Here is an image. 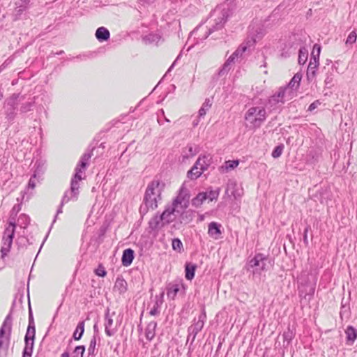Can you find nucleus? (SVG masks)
I'll use <instances>...</instances> for the list:
<instances>
[{"instance_id": "nucleus-58", "label": "nucleus", "mask_w": 357, "mask_h": 357, "mask_svg": "<svg viewBox=\"0 0 357 357\" xmlns=\"http://www.w3.org/2000/svg\"><path fill=\"white\" fill-rule=\"evenodd\" d=\"M17 6V14L20 15L23 11L25 10L26 6H24V5H20V4H16Z\"/></svg>"}, {"instance_id": "nucleus-13", "label": "nucleus", "mask_w": 357, "mask_h": 357, "mask_svg": "<svg viewBox=\"0 0 357 357\" xmlns=\"http://www.w3.org/2000/svg\"><path fill=\"white\" fill-rule=\"evenodd\" d=\"M13 307L10 309L9 313L6 317L3 324L0 328V337H11L12 326H13Z\"/></svg>"}, {"instance_id": "nucleus-31", "label": "nucleus", "mask_w": 357, "mask_h": 357, "mask_svg": "<svg viewBox=\"0 0 357 357\" xmlns=\"http://www.w3.org/2000/svg\"><path fill=\"white\" fill-rule=\"evenodd\" d=\"M36 169L34 170L33 177H40L45 171V162L43 160H37L34 165Z\"/></svg>"}, {"instance_id": "nucleus-2", "label": "nucleus", "mask_w": 357, "mask_h": 357, "mask_svg": "<svg viewBox=\"0 0 357 357\" xmlns=\"http://www.w3.org/2000/svg\"><path fill=\"white\" fill-rule=\"evenodd\" d=\"M165 183L159 180H153L149 183L146 189L142 204L139 207V213L143 217L148 211L158 208V202L162 199L161 194Z\"/></svg>"}, {"instance_id": "nucleus-33", "label": "nucleus", "mask_w": 357, "mask_h": 357, "mask_svg": "<svg viewBox=\"0 0 357 357\" xmlns=\"http://www.w3.org/2000/svg\"><path fill=\"white\" fill-rule=\"evenodd\" d=\"M198 151V148L196 146L189 144L183 150V158L188 159L195 155Z\"/></svg>"}, {"instance_id": "nucleus-26", "label": "nucleus", "mask_w": 357, "mask_h": 357, "mask_svg": "<svg viewBox=\"0 0 357 357\" xmlns=\"http://www.w3.org/2000/svg\"><path fill=\"white\" fill-rule=\"evenodd\" d=\"M182 210L183 211H180L179 213V221L181 223L188 224L192 220L194 216V211L192 210Z\"/></svg>"}, {"instance_id": "nucleus-60", "label": "nucleus", "mask_w": 357, "mask_h": 357, "mask_svg": "<svg viewBox=\"0 0 357 357\" xmlns=\"http://www.w3.org/2000/svg\"><path fill=\"white\" fill-rule=\"evenodd\" d=\"M314 294V287H310L308 291L306 293L305 298H306L307 296H310V297H312Z\"/></svg>"}, {"instance_id": "nucleus-6", "label": "nucleus", "mask_w": 357, "mask_h": 357, "mask_svg": "<svg viewBox=\"0 0 357 357\" xmlns=\"http://www.w3.org/2000/svg\"><path fill=\"white\" fill-rule=\"evenodd\" d=\"M321 52V46L315 44L311 53L310 61L307 69V79L309 82H313L317 75V71L319 66V55Z\"/></svg>"}, {"instance_id": "nucleus-47", "label": "nucleus", "mask_w": 357, "mask_h": 357, "mask_svg": "<svg viewBox=\"0 0 357 357\" xmlns=\"http://www.w3.org/2000/svg\"><path fill=\"white\" fill-rule=\"evenodd\" d=\"M239 164V161L238 160H228L225 162V167H222V168L225 167L227 171L236 168Z\"/></svg>"}, {"instance_id": "nucleus-7", "label": "nucleus", "mask_w": 357, "mask_h": 357, "mask_svg": "<svg viewBox=\"0 0 357 357\" xmlns=\"http://www.w3.org/2000/svg\"><path fill=\"white\" fill-rule=\"evenodd\" d=\"M20 93H13L4 102V112L6 118L8 121H12L15 119L17 114V100L20 98Z\"/></svg>"}, {"instance_id": "nucleus-18", "label": "nucleus", "mask_w": 357, "mask_h": 357, "mask_svg": "<svg viewBox=\"0 0 357 357\" xmlns=\"http://www.w3.org/2000/svg\"><path fill=\"white\" fill-rule=\"evenodd\" d=\"M321 155V149L319 148H311L307 151L306 162L307 164L314 165L318 162Z\"/></svg>"}, {"instance_id": "nucleus-59", "label": "nucleus", "mask_w": 357, "mask_h": 357, "mask_svg": "<svg viewBox=\"0 0 357 357\" xmlns=\"http://www.w3.org/2000/svg\"><path fill=\"white\" fill-rule=\"evenodd\" d=\"M34 324V320H33V317L32 311H31V307H29V324Z\"/></svg>"}, {"instance_id": "nucleus-12", "label": "nucleus", "mask_w": 357, "mask_h": 357, "mask_svg": "<svg viewBox=\"0 0 357 357\" xmlns=\"http://www.w3.org/2000/svg\"><path fill=\"white\" fill-rule=\"evenodd\" d=\"M92 151H93V149L89 152H86V153H84L83 155L81 157L79 162L75 168L76 172L74 175L73 178H75L77 181H80L82 179L80 173H82L86 169V167L88 165V161L90 160V158L92 156Z\"/></svg>"}, {"instance_id": "nucleus-38", "label": "nucleus", "mask_w": 357, "mask_h": 357, "mask_svg": "<svg viewBox=\"0 0 357 357\" xmlns=\"http://www.w3.org/2000/svg\"><path fill=\"white\" fill-rule=\"evenodd\" d=\"M36 97L33 98L32 101L26 102L21 105L20 111L22 114L26 113L33 110V107L35 105Z\"/></svg>"}, {"instance_id": "nucleus-24", "label": "nucleus", "mask_w": 357, "mask_h": 357, "mask_svg": "<svg viewBox=\"0 0 357 357\" xmlns=\"http://www.w3.org/2000/svg\"><path fill=\"white\" fill-rule=\"evenodd\" d=\"M95 36L99 42H104L109 39L110 33L107 28L100 26L96 29Z\"/></svg>"}, {"instance_id": "nucleus-1", "label": "nucleus", "mask_w": 357, "mask_h": 357, "mask_svg": "<svg viewBox=\"0 0 357 357\" xmlns=\"http://www.w3.org/2000/svg\"><path fill=\"white\" fill-rule=\"evenodd\" d=\"M235 6L231 3H225L216 6L211 13V17H214V24L206 33L204 38L211 35L214 40L223 37V28L228 19L233 15Z\"/></svg>"}, {"instance_id": "nucleus-63", "label": "nucleus", "mask_w": 357, "mask_h": 357, "mask_svg": "<svg viewBox=\"0 0 357 357\" xmlns=\"http://www.w3.org/2000/svg\"><path fill=\"white\" fill-rule=\"evenodd\" d=\"M32 352H33V350L31 349L28 348V347L24 346L22 354H27L32 355Z\"/></svg>"}, {"instance_id": "nucleus-25", "label": "nucleus", "mask_w": 357, "mask_h": 357, "mask_svg": "<svg viewBox=\"0 0 357 357\" xmlns=\"http://www.w3.org/2000/svg\"><path fill=\"white\" fill-rule=\"evenodd\" d=\"M10 342L9 337H0V357L8 356Z\"/></svg>"}, {"instance_id": "nucleus-43", "label": "nucleus", "mask_w": 357, "mask_h": 357, "mask_svg": "<svg viewBox=\"0 0 357 357\" xmlns=\"http://www.w3.org/2000/svg\"><path fill=\"white\" fill-rule=\"evenodd\" d=\"M172 249L174 251L178 252V253H181L184 250L183 243L178 238H175L172 239Z\"/></svg>"}, {"instance_id": "nucleus-28", "label": "nucleus", "mask_w": 357, "mask_h": 357, "mask_svg": "<svg viewBox=\"0 0 357 357\" xmlns=\"http://www.w3.org/2000/svg\"><path fill=\"white\" fill-rule=\"evenodd\" d=\"M196 268L197 265L192 263H186L185 266V276L188 280H192L194 278Z\"/></svg>"}, {"instance_id": "nucleus-39", "label": "nucleus", "mask_w": 357, "mask_h": 357, "mask_svg": "<svg viewBox=\"0 0 357 357\" xmlns=\"http://www.w3.org/2000/svg\"><path fill=\"white\" fill-rule=\"evenodd\" d=\"M96 342H97V340H96V335H93V336L92 337V338L90 340L89 346L88 347V356H89H89L94 357V356L96 355Z\"/></svg>"}, {"instance_id": "nucleus-49", "label": "nucleus", "mask_w": 357, "mask_h": 357, "mask_svg": "<svg viewBox=\"0 0 357 357\" xmlns=\"http://www.w3.org/2000/svg\"><path fill=\"white\" fill-rule=\"evenodd\" d=\"M357 38V34L356 31H352L348 36L346 40L347 45H352L356 43Z\"/></svg>"}, {"instance_id": "nucleus-61", "label": "nucleus", "mask_w": 357, "mask_h": 357, "mask_svg": "<svg viewBox=\"0 0 357 357\" xmlns=\"http://www.w3.org/2000/svg\"><path fill=\"white\" fill-rule=\"evenodd\" d=\"M10 63L8 59L6 60L1 66H0V73H1Z\"/></svg>"}, {"instance_id": "nucleus-3", "label": "nucleus", "mask_w": 357, "mask_h": 357, "mask_svg": "<svg viewBox=\"0 0 357 357\" xmlns=\"http://www.w3.org/2000/svg\"><path fill=\"white\" fill-rule=\"evenodd\" d=\"M266 119V112L262 107H252L245 114V119L254 128H259Z\"/></svg>"}, {"instance_id": "nucleus-50", "label": "nucleus", "mask_w": 357, "mask_h": 357, "mask_svg": "<svg viewBox=\"0 0 357 357\" xmlns=\"http://www.w3.org/2000/svg\"><path fill=\"white\" fill-rule=\"evenodd\" d=\"M18 221L23 225V227H26L30 222V218L26 214H21L18 218Z\"/></svg>"}, {"instance_id": "nucleus-41", "label": "nucleus", "mask_w": 357, "mask_h": 357, "mask_svg": "<svg viewBox=\"0 0 357 357\" xmlns=\"http://www.w3.org/2000/svg\"><path fill=\"white\" fill-rule=\"evenodd\" d=\"M282 337L284 340V344L286 342V345L288 346L291 343L292 339L294 337V333L293 332L292 330L290 329L289 327H288L287 330L283 333Z\"/></svg>"}, {"instance_id": "nucleus-42", "label": "nucleus", "mask_w": 357, "mask_h": 357, "mask_svg": "<svg viewBox=\"0 0 357 357\" xmlns=\"http://www.w3.org/2000/svg\"><path fill=\"white\" fill-rule=\"evenodd\" d=\"M220 189L218 188L216 190H213L210 188L208 191L205 192L206 194V199H208L210 201L216 200L218 198Z\"/></svg>"}, {"instance_id": "nucleus-20", "label": "nucleus", "mask_w": 357, "mask_h": 357, "mask_svg": "<svg viewBox=\"0 0 357 357\" xmlns=\"http://www.w3.org/2000/svg\"><path fill=\"white\" fill-rule=\"evenodd\" d=\"M165 225L164 224L161 217L158 213L155 215L149 222V227L151 231H158Z\"/></svg>"}, {"instance_id": "nucleus-53", "label": "nucleus", "mask_w": 357, "mask_h": 357, "mask_svg": "<svg viewBox=\"0 0 357 357\" xmlns=\"http://www.w3.org/2000/svg\"><path fill=\"white\" fill-rule=\"evenodd\" d=\"M311 229V227L310 225H307L305 227L304 231H303V243H305V246H307L309 244V241L307 239V233Z\"/></svg>"}, {"instance_id": "nucleus-21", "label": "nucleus", "mask_w": 357, "mask_h": 357, "mask_svg": "<svg viewBox=\"0 0 357 357\" xmlns=\"http://www.w3.org/2000/svg\"><path fill=\"white\" fill-rule=\"evenodd\" d=\"M135 257V252L131 248H128L123 250L122 257H121V264L124 266H129L133 261Z\"/></svg>"}, {"instance_id": "nucleus-35", "label": "nucleus", "mask_w": 357, "mask_h": 357, "mask_svg": "<svg viewBox=\"0 0 357 357\" xmlns=\"http://www.w3.org/2000/svg\"><path fill=\"white\" fill-rule=\"evenodd\" d=\"M301 77L302 76L299 73L295 74L286 86L290 87L291 89L296 91L300 86Z\"/></svg>"}, {"instance_id": "nucleus-37", "label": "nucleus", "mask_w": 357, "mask_h": 357, "mask_svg": "<svg viewBox=\"0 0 357 357\" xmlns=\"http://www.w3.org/2000/svg\"><path fill=\"white\" fill-rule=\"evenodd\" d=\"M114 287L118 289L120 293H124L127 290V282L121 278H118L116 280Z\"/></svg>"}, {"instance_id": "nucleus-8", "label": "nucleus", "mask_w": 357, "mask_h": 357, "mask_svg": "<svg viewBox=\"0 0 357 357\" xmlns=\"http://www.w3.org/2000/svg\"><path fill=\"white\" fill-rule=\"evenodd\" d=\"M185 289L186 286L183 283V280L182 279L176 280L167 284V295L169 298L174 300L178 293L180 292L182 294H185Z\"/></svg>"}, {"instance_id": "nucleus-29", "label": "nucleus", "mask_w": 357, "mask_h": 357, "mask_svg": "<svg viewBox=\"0 0 357 357\" xmlns=\"http://www.w3.org/2000/svg\"><path fill=\"white\" fill-rule=\"evenodd\" d=\"M237 57L236 56H234V54H232L228 59L227 60L225 61V63H224L222 68L221 69H220L219 72H218V75L220 76H222L226 73H227V72L230 70V65L233 63H234V61L235 59H236Z\"/></svg>"}, {"instance_id": "nucleus-22", "label": "nucleus", "mask_w": 357, "mask_h": 357, "mask_svg": "<svg viewBox=\"0 0 357 357\" xmlns=\"http://www.w3.org/2000/svg\"><path fill=\"white\" fill-rule=\"evenodd\" d=\"M345 334L347 344L352 345L357 338V329L351 326H349L345 330Z\"/></svg>"}, {"instance_id": "nucleus-56", "label": "nucleus", "mask_w": 357, "mask_h": 357, "mask_svg": "<svg viewBox=\"0 0 357 357\" xmlns=\"http://www.w3.org/2000/svg\"><path fill=\"white\" fill-rule=\"evenodd\" d=\"M321 104L319 100H315L312 103H311L308 107V111L312 112L319 105Z\"/></svg>"}, {"instance_id": "nucleus-27", "label": "nucleus", "mask_w": 357, "mask_h": 357, "mask_svg": "<svg viewBox=\"0 0 357 357\" xmlns=\"http://www.w3.org/2000/svg\"><path fill=\"white\" fill-rule=\"evenodd\" d=\"M220 227L221 225L215 222L209 223L208 229V235L215 238H218V236L221 234Z\"/></svg>"}, {"instance_id": "nucleus-34", "label": "nucleus", "mask_w": 357, "mask_h": 357, "mask_svg": "<svg viewBox=\"0 0 357 357\" xmlns=\"http://www.w3.org/2000/svg\"><path fill=\"white\" fill-rule=\"evenodd\" d=\"M84 332V321H79L73 333V337L75 340H79Z\"/></svg>"}, {"instance_id": "nucleus-46", "label": "nucleus", "mask_w": 357, "mask_h": 357, "mask_svg": "<svg viewBox=\"0 0 357 357\" xmlns=\"http://www.w3.org/2000/svg\"><path fill=\"white\" fill-rule=\"evenodd\" d=\"M35 335H36L35 324H29L28 327H27V330H26V333L24 337L35 339Z\"/></svg>"}, {"instance_id": "nucleus-40", "label": "nucleus", "mask_w": 357, "mask_h": 357, "mask_svg": "<svg viewBox=\"0 0 357 357\" xmlns=\"http://www.w3.org/2000/svg\"><path fill=\"white\" fill-rule=\"evenodd\" d=\"M211 105L212 101L211 100V99L206 98L204 102L203 103L202 107L199 110V116H204L206 114V111H208L211 108Z\"/></svg>"}, {"instance_id": "nucleus-55", "label": "nucleus", "mask_w": 357, "mask_h": 357, "mask_svg": "<svg viewBox=\"0 0 357 357\" xmlns=\"http://www.w3.org/2000/svg\"><path fill=\"white\" fill-rule=\"evenodd\" d=\"M25 347H28L33 350L34 345V339L24 337Z\"/></svg>"}, {"instance_id": "nucleus-48", "label": "nucleus", "mask_w": 357, "mask_h": 357, "mask_svg": "<svg viewBox=\"0 0 357 357\" xmlns=\"http://www.w3.org/2000/svg\"><path fill=\"white\" fill-rule=\"evenodd\" d=\"M283 149H284L283 144H280V145L275 146L274 148L273 151H272V153H271L272 157L274 158H279L282 155Z\"/></svg>"}, {"instance_id": "nucleus-45", "label": "nucleus", "mask_w": 357, "mask_h": 357, "mask_svg": "<svg viewBox=\"0 0 357 357\" xmlns=\"http://www.w3.org/2000/svg\"><path fill=\"white\" fill-rule=\"evenodd\" d=\"M86 348L84 345H79L75 347L74 349L72 357H83Z\"/></svg>"}, {"instance_id": "nucleus-32", "label": "nucleus", "mask_w": 357, "mask_h": 357, "mask_svg": "<svg viewBox=\"0 0 357 357\" xmlns=\"http://www.w3.org/2000/svg\"><path fill=\"white\" fill-rule=\"evenodd\" d=\"M206 199V192H202L197 195L195 197H194L191 201L192 206L198 208L199 207L203 202Z\"/></svg>"}, {"instance_id": "nucleus-17", "label": "nucleus", "mask_w": 357, "mask_h": 357, "mask_svg": "<svg viewBox=\"0 0 357 357\" xmlns=\"http://www.w3.org/2000/svg\"><path fill=\"white\" fill-rule=\"evenodd\" d=\"M202 158H198L192 167L188 172L187 176L191 180L198 178L203 173L201 170Z\"/></svg>"}, {"instance_id": "nucleus-4", "label": "nucleus", "mask_w": 357, "mask_h": 357, "mask_svg": "<svg viewBox=\"0 0 357 357\" xmlns=\"http://www.w3.org/2000/svg\"><path fill=\"white\" fill-rule=\"evenodd\" d=\"M8 226L5 229L3 235V245L1 248V257L3 258L9 252L15 231V220H9Z\"/></svg>"}, {"instance_id": "nucleus-44", "label": "nucleus", "mask_w": 357, "mask_h": 357, "mask_svg": "<svg viewBox=\"0 0 357 357\" xmlns=\"http://www.w3.org/2000/svg\"><path fill=\"white\" fill-rule=\"evenodd\" d=\"M199 158H203V160H202V168H201V170H202L203 172H204L210 166L212 158H211V156L210 155H200Z\"/></svg>"}, {"instance_id": "nucleus-36", "label": "nucleus", "mask_w": 357, "mask_h": 357, "mask_svg": "<svg viewBox=\"0 0 357 357\" xmlns=\"http://www.w3.org/2000/svg\"><path fill=\"white\" fill-rule=\"evenodd\" d=\"M308 51L305 47H301L298 51V61L300 65H304L307 60Z\"/></svg>"}, {"instance_id": "nucleus-19", "label": "nucleus", "mask_w": 357, "mask_h": 357, "mask_svg": "<svg viewBox=\"0 0 357 357\" xmlns=\"http://www.w3.org/2000/svg\"><path fill=\"white\" fill-rule=\"evenodd\" d=\"M143 41L146 45H158L160 41H163L162 35L158 32H151L142 37Z\"/></svg>"}, {"instance_id": "nucleus-23", "label": "nucleus", "mask_w": 357, "mask_h": 357, "mask_svg": "<svg viewBox=\"0 0 357 357\" xmlns=\"http://www.w3.org/2000/svg\"><path fill=\"white\" fill-rule=\"evenodd\" d=\"M278 91L282 94L285 102L291 100L296 94V90L286 86L280 87Z\"/></svg>"}, {"instance_id": "nucleus-54", "label": "nucleus", "mask_w": 357, "mask_h": 357, "mask_svg": "<svg viewBox=\"0 0 357 357\" xmlns=\"http://www.w3.org/2000/svg\"><path fill=\"white\" fill-rule=\"evenodd\" d=\"M41 100L43 101L45 105H48L51 102V97L45 92L42 93Z\"/></svg>"}, {"instance_id": "nucleus-64", "label": "nucleus", "mask_w": 357, "mask_h": 357, "mask_svg": "<svg viewBox=\"0 0 357 357\" xmlns=\"http://www.w3.org/2000/svg\"><path fill=\"white\" fill-rule=\"evenodd\" d=\"M159 313V311L158 310H157L156 308H155L154 307L151 310V311L149 312V314L151 315V316H155L156 314H158Z\"/></svg>"}, {"instance_id": "nucleus-30", "label": "nucleus", "mask_w": 357, "mask_h": 357, "mask_svg": "<svg viewBox=\"0 0 357 357\" xmlns=\"http://www.w3.org/2000/svg\"><path fill=\"white\" fill-rule=\"evenodd\" d=\"M157 326V324L155 321H151L146 326L145 330L146 338L149 340H151L155 337V330Z\"/></svg>"}, {"instance_id": "nucleus-5", "label": "nucleus", "mask_w": 357, "mask_h": 357, "mask_svg": "<svg viewBox=\"0 0 357 357\" xmlns=\"http://www.w3.org/2000/svg\"><path fill=\"white\" fill-rule=\"evenodd\" d=\"M267 260V257L264 254L257 253L254 256V257L248 260L245 266V269L248 272H252L253 274L266 271V261Z\"/></svg>"}, {"instance_id": "nucleus-57", "label": "nucleus", "mask_w": 357, "mask_h": 357, "mask_svg": "<svg viewBox=\"0 0 357 357\" xmlns=\"http://www.w3.org/2000/svg\"><path fill=\"white\" fill-rule=\"evenodd\" d=\"M36 178H33V176L31 177L29 183H28V188L33 189L36 187V182L35 179Z\"/></svg>"}, {"instance_id": "nucleus-16", "label": "nucleus", "mask_w": 357, "mask_h": 357, "mask_svg": "<svg viewBox=\"0 0 357 357\" xmlns=\"http://www.w3.org/2000/svg\"><path fill=\"white\" fill-rule=\"evenodd\" d=\"M115 314V312H114L112 313V314H110L109 313V309L107 307V310H105V324H104V326H105V334L109 336V337H111L112 335H114L116 331V329H112L111 327L113 324V319H112V316Z\"/></svg>"}, {"instance_id": "nucleus-9", "label": "nucleus", "mask_w": 357, "mask_h": 357, "mask_svg": "<svg viewBox=\"0 0 357 357\" xmlns=\"http://www.w3.org/2000/svg\"><path fill=\"white\" fill-rule=\"evenodd\" d=\"M206 319V314L203 312L201 314L198 319H194V323L188 328V341L190 340L191 336H192V342L195 340L197 335L199 331H201L204 325V320Z\"/></svg>"}, {"instance_id": "nucleus-51", "label": "nucleus", "mask_w": 357, "mask_h": 357, "mask_svg": "<svg viewBox=\"0 0 357 357\" xmlns=\"http://www.w3.org/2000/svg\"><path fill=\"white\" fill-rule=\"evenodd\" d=\"M95 273L100 277H105L107 274V271L102 264H99L98 267L96 269Z\"/></svg>"}, {"instance_id": "nucleus-10", "label": "nucleus", "mask_w": 357, "mask_h": 357, "mask_svg": "<svg viewBox=\"0 0 357 357\" xmlns=\"http://www.w3.org/2000/svg\"><path fill=\"white\" fill-rule=\"evenodd\" d=\"M189 195L187 193V190H184L183 188L180 189L178 195L174 199L171 205L176 208H180L181 209H186L189 205Z\"/></svg>"}, {"instance_id": "nucleus-52", "label": "nucleus", "mask_w": 357, "mask_h": 357, "mask_svg": "<svg viewBox=\"0 0 357 357\" xmlns=\"http://www.w3.org/2000/svg\"><path fill=\"white\" fill-rule=\"evenodd\" d=\"M247 50V46L241 45L233 54L234 56H236L237 58L238 56H241L243 53L245 52Z\"/></svg>"}, {"instance_id": "nucleus-62", "label": "nucleus", "mask_w": 357, "mask_h": 357, "mask_svg": "<svg viewBox=\"0 0 357 357\" xmlns=\"http://www.w3.org/2000/svg\"><path fill=\"white\" fill-rule=\"evenodd\" d=\"M62 208H63V206H61V203L59 208L57 209L56 214V215L54 217V219L53 220V223H54L56 222L57 215L63 212Z\"/></svg>"}, {"instance_id": "nucleus-14", "label": "nucleus", "mask_w": 357, "mask_h": 357, "mask_svg": "<svg viewBox=\"0 0 357 357\" xmlns=\"http://www.w3.org/2000/svg\"><path fill=\"white\" fill-rule=\"evenodd\" d=\"M175 213H179L180 210L172 205L165 207L164 211L160 215L165 225H169L175 220Z\"/></svg>"}, {"instance_id": "nucleus-11", "label": "nucleus", "mask_w": 357, "mask_h": 357, "mask_svg": "<svg viewBox=\"0 0 357 357\" xmlns=\"http://www.w3.org/2000/svg\"><path fill=\"white\" fill-rule=\"evenodd\" d=\"M79 181L72 178L70 183V190L65 192L64 195L61 199V206H63L65 204L68 203L70 200L77 199V197L79 194Z\"/></svg>"}, {"instance_id": "nucleus-15", "label": "nucleus", "mask_w": 357, "mask_h": 357, "mask_svg": "<svg viewBox=\"0 0 357 357\" xmlns=\"http://www.w3.org/2000/svg\"><path fill=\"white\" fill-rule=\"evenodd\" d=\"M284 102L285 101L282 94L277 91L268 98L266 105L271 110H275L278 109Z\"/></svg>"}]
</instances>
